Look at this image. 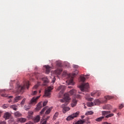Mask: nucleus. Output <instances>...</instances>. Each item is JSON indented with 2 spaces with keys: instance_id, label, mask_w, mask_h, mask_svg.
<instances>
[{
  "instance_id": "f257e3e1",
  "label": "nucleus",
  "mask_w": 124,
  "mask_h": 124,
  "mask_svg": "<svg viewBox=\"0 0 124 124\" xmlns=\"http://www.w3.org/2000/svg\"><path fill=\"white\" fill-rule=\"evenodd\" d=\"M70 100V97H69V94L67 93H65L64 94L63 99L60 100V102L62 103H65V104H63L61 106V108H62V112L63 114H65L66 112H68V111L70 110V108L66 107Z\"/></svg>"
},
{
  "instance_id": "c85d7f7f",
  "label": "nucleus",
  "mask_w": 124,
  "mask_h": 124,
  "mask_svg": "<svg viewBox=\"0 0 124 124\" xmlns=\"http://www.w3.org/2000/svg\"><path fill=\"white\" fill-rule=\"evenodd\" d=\"M85 123L84 120H78L75 124H83Z\"/></svg>"
},
{
  "instance_id": "6e6552de",
  "label": "nucleus",
  "mask_w": 124,
  "mask_h": 124,
  "mask_svg": "<svg viewBox=\"0 0 124 124\" xmlns=\"http://www.w3.org/2000/svg\"><path fill=\"white\" fill-rule=\"evenodd\" d=\"M102 115L103 116H105L106 115H107L106 116V118H111V117H113V116H114V114L113 113H111L110 114V113H111V111H102Z\"/></svg>"
},
{
  "instance_id": "dca6fc26",
  "label": "nucleus",
  "mask_w": 124,
  "mask_h": 124,
  "mask_svg": "<svg viewBox=\"0 0 124 124\" xmlns=\"http://www.w3.org/2000/svg\"><path fill=\"white\" fill-rule=\"evenodd\" d=\"M71 105L72 107H75L77 105V100L76 99H73Z\"/></svg>"
},
{
  "instance_id": "72a5a7b5",
  "label": "nucleus",
  "mask_w": 124,
  "mask_h": 124,
  "mask_svg": "<svg viewBox=\"0 0 124 124\" xmlns=\"http://www.w3.org/2000/svg\"><path fill=\"white\" fill-rule=\"evenodd\" d=\"M47 109V107H46L45 108H44L42 111L40 112V114L42 115V114H43V113H44V112H45V110Z\"/></svg>"
},
{
  "instance_id": "a878e982",
  "label": "nucleus",
  "mask_w": 124,
  "mask_h": 124,
  "mask_svg": "<svg viewBox=\"0 0 124 124\" xmlns=\"http://www.w3.org/2000/svg\"><path fill=\"white\" fill-rule=\"evenodd\" d=\"M17 106L16 105H13L12 106H10V108H12V109H13L15 111H17Z\"/></svg>"
},
{
  "instance_id": "f03ea898",
  "label": "nucleus",
  "mask_w": 124,
  "mask_h": 124,
  "mask_svg": "<svg viewBox=\"0 0 124 124\" xmlns=\"http://www.w3.org/2000/svg\"><path fill=\"white\" fill-rule=\"evenodd\" d=\"M30 87V82L29 81H25L24 82L23 85H17V93H24V90L26 88L29 89Z\"/></svg>"
},
{
  "instance_id": "f704fd0d",
  "label": "nucleus",
  "mask_w": 124,
  "mask_h": 124,
  "mask_svg": "<svg viewBox=\"0 0 124 124\" xmlns=\"http://www.w3.org/2000/svg\"><path fill=\"white\" fill-rule=\"evenodd\" d=\"M25 102H26V98H24L21 102L20 103L21 105H24L25 104Z\"/></svg>"
},
{
  "instance_id": "ea45409f",
  "label": "nucleus",
  "mask_w": 124,
  "mask_h": 124,
  "mask_svg": "<svg viewBox=\"0 0 124 124\" xmlns=\"http://www.w3.org/2000/svg\"><path fill=\"white\" fill-rule=\"evenodd\" d=\"M39 84H37V85H35L33 87V90L35 89H37V88H38V86H39Z\"/></svg>"
},
{
  "instance_id": "bb28decb",
  "label": "nucleus",
  "mask_w": 124,
  "mask_h": 124,
  "mask_svg": "<svg viewBox=\"0 0 124 124\" xmlns=\"http://www.w3.org/2000/svg\"><path fill=\"white\" fill-rule=\"evenodd\" d=\"M104 119V116H102L101 117H99L95 119V121L96 122H102V120Z\"/></svg>"
},
{
  "instance_id": "4d7b16f0",
  "label": "nucleus",
  "mask_w": 124,
  "mask_h": 124,
  "mask_svg": "<svg viewBox=\"0 0 124 124\" xmlns=\"http://www.w3.org/2000/svg\"><path fill=\"white\" fill-rule=\"evenodd\" d=\"M117 111V108H115V109H114V110H113V112H116Z\"/></svg>"
},
{
  "instance_id": "13d9d810",
  "label": "nucleus",
  "mask_w": 124,
  "mask_h": 124,
  "mask_svg": "<svg viewBox=\"0 0 124 124\" xmlns=\"http://www.w3.org/2000/svg\"><path fill=\"white\" fill-rule=\"evenodd\" d=\"M68 88L69 89H71L72 87L71 86H68Z\"/></svg>"
},
{
  "instance_id": "423d86ee",
  "label": "nucleus",
  "mask_w": 124,
  "mask_h": 124,
  "mask_svg": "<svg viewBox=\"0 0 124 124\" xmlns=\"http://www.w3.org/2000/svg\"><path fill=\"white\" fill-rule=\"evenodd\" d=\"M79 112L78 111H77V112L73 113L71 115L69 116L66 118V121H69L73 120L74 118H77L78 116H79Z\"/></svg>"
},
{
  "instance_id": "473e14b6",
  "label": "nucleus",
  "mask_w": 124,
  "mask_h": 124,
  "mask_svg": "<svg viewBox=\"0 0 124 124\" xmlns=\"http://www.w3.org/2000/svg\"><path fill=\"white\" fill-rule=\"evenodd\" d=\"M56 65H57V66H59V67H61V66H62V62L57 61L56 62Z\"/></svg>"
},
{
  "instance_id": "c9c22d12",
  "label": "nucleus",
  "mask_w": 124,
  "mask_h": 124,
  "mask_svg": "<svg viewBox=\"0 0 124 124\" xmlns=\"http://www.w3.org/2000/svg\"><path fill=\"white\" fill-rule=\"evenodd\" d=\"M58 116H59V112H57L55 113L54 116H53V119H56V118H57V117H58Z\"/></svg>"
},
{
  "instance_id": "58836bf2",
  "label": "nucleus",
  "mask_w": 124,
  "mask_h": 124,
  "mask_svg": "<svg viewBox=\"0 0 124 124\" xmlns=\"http://www.w3.org/2000/svg\"><path fill=\"white\" fill-rule=\"evenodd\" d=\"M48 103L47 101H45L43 103V106H46L47 105V104Z\"/></svg>"
},
{
  "instance_id": "37998d69",
  "label": "nucleus",
  "mask_w": 124,
  "mask_h": 124,
  "mask_svg": "<svg viewBox=\"0 0 124 124\" xmlns=\"http://www.w3.org/2000/svg\"><path fill=\"white\" fill-rule=\"evenodd\" d=\"M73 67L74 68H78V67H79V66L78 65H73Z\"/></svg>"
},
{
  "instance_id": "ddd939ff",
  "label": "nucleus",
  "mask_w": 124,
  "mask_h": 124,
  "mask_svg": "<svg viewBox=\"0 0 124 124\" xmlns=\"http://www.w3.org/2000/svg\"><path fill=\"white\" fill-rule=\"evenodd\" d=\"M23 97L21 96H16L14 100V103H16V102H18L19 100H21Z\"/></svg>"
},
{
  "instance_id": "864d4df0",
  "label": "nucleus",
  "mask_w": 124,
  "mask_h": 124,
  "mask_svg": "<svg viewBox=\"0 0 124 124\" xmlns=\"http://www.w3.org/2000/svg\"><path fill=\"white\" fill-rule=\"evenodd\" d=\"M85 118V116H81V119H84Z\"/></svg>"
},
{
  "instance_id": "cd10ccee",
  "label": "nucleus",
  "mask_w": 124,
  "mask_h": 124,
  "mask_svg": "<svg viewBox=\"0 0 124 124\" xmlns=\"http://www.w3.org/2000/svg\"><path fill=\"white\" fill-rule=\"evenodd\" d=\"M87 106H88V107H92V106H94V103L92 102H88L87 103Z\"/></svg>"
},
{
  "instance_id": "f8f14e48",
  "label": "nucleus",
  "mask_w": 124,
  "mask_h": 124,
  "mask_svg": "<svg viewBox=\"0 0 124 124\" xmlns=\"http://www.w3.org/2000/svg\"><path fill=\"white\" fill-rule=\"evenodd\" d=\"M62 72V68H60L54 71V74H57L58 75H60L61 74Z\"/></svg>"
},
{
  "instance_id": "b1692460",
  "label": "nucleus",
  "mask_w": 124,
  "mask_h": 124,
  "mask_svg": "<svg viewBox=\"0 0 124 124\" xmlns=\"http://www.w3.org/2000/svg\"><path fill=\"white\" fill-rule=\"evenodd\" d=\"M15 116L16 117H22V114H21V113H20L19 111H16L15 113Z\"/></svg>"
},
{
  "instance_id": "393cba45",
  "label": "nucleus",
  "mask_w": 124,
  "mask_h": 124,
  "mask_svg": "<svg viewBox=\"0 0 124 124\" xmlns=\"http://www.w3.org/2000/svg\"><path fill=\"white\" fill-rule=\"evenodd\" d=\"M104 109H107L108 110H110V109H112V106L110 105H107L105 106Z\"/></svg>"
},
{
  "instance_id": "0eeeda50",
  "label": "nucleus",
  "mask_w": 124,
  "mask_h": 124,
  "mask_svg": "<svg viewBox=\"0 0 124 124\" xmlns=\"http://www.w3.org/2000/svg\"><path fill=\"white\" fill-rule=\"evenodd\" d=\"M53 90V88L51 87H49L47 90H45V95L43 96L44 97L46 96V97H50V95H51V91Z\"/></svg>"
},
{
  "instance_id": "79ce46f5",
  "label": "nucleus",
  "mask_w": 124,
  "mask_h": 124,
  "mask_svg": "<svg viewBox=\"0 0 124 124\" xmlns=\"http://www.w3.org/2000/svg\"><path fill=\"white\" fill-rule=\"evenodd\" d=\"M0 124H6V122L5 121H0Z\"/></svg>"
},
{
  "instance_id": "de8ad7c7",
  "label": "nucleus",
  "mask_w": 124,
  "mask_h": 124,
  "mask_svg": "<svg viewBox=\"0 0 124 124\" xmlns=\"http://www.w3.org/2000/svg\"><path fill=\"white\" fill-rule=\"evenodd\" d=\"M1 96H4V97H6V96H7V95L4 94H1Z\"/></svg>"
},
{
  "instance_id": "09e8293b",
  "label": "nucleus",
  "mask_w": 124,
  "mask_h": 124,
  "mask_svg": "<svg viewBox=\"0 0 124 124\" xmlns=\"http://www.w3.org/2000/svg\"><path fill=\"white\" fill-rule=\"evenodd\" d=\"M86 124H91V122L90 121H89V120H87V122H86Z\"/></svg>"
},
{
  "instance_id": "6e6d98bb",
  "label": "nucleus",
  "mask_w": 124,
  "mask_h": 124,
  "mask_svg": "<svg viewBox=\"0 0 124 124\" xmlns=\"http://www.w3.org/2000/svg\"><path fill=\"white\" fill-rule=\"evenodd\" d=\"M12 101V100L11 99H10V100H9L8 102L9 103H10V102H11Z\"/></svg>"
},
{
  "instance_id": "603ef678",
  "label": "nucleus",
  "mask_w": 124,
  "mask_h": 124,
  "mask_svg": "<svg viewBox=\"0 0 124 124\" xmlns=\"http://www.w3.org/2000/svg\"><path fill=\"white\" fill-rule=\"evenodd\" d=\"M26 124H33L32 122H29L28 123H26Z\"/></svg>"
},
{
  "instance_id": "e433bc0d",
  "label": "nucleus",
  "mask_w": 124,
  "mask_h": 124,
  "mask_svg": "<svg viewBox=\"0 0 124 124\" xmlns=\"http://www.w3.org/2000/svg\"><path fill=\"white\" fill-rule=\"evenodd\" d=\"M8 106H9L8 104H4L2 107L4 109H6V108H8Z\"/></svg>"
},
{
  "instance_id": "1a4fd4ad",
  "label": "nucleus",
  "mask_w": 124,
  "mask_h": 124,
  "mask_svg": "<svg viewBox=\"0 0 124 124\" xmlns=\"http://www.w3.org/2000/svg\"><path fill=\"white\" fill-rule=\"evenodd\" d=\"M40 97V96L33 97L30 101V104L35 105L37 103V100Z\"/></svg>"
},
{
  "instance_id": "a19ab883",
  "label": "nucleus",
  "mask_w": 124,
  "mask_h": 124,
  "mask_svg": "<svg viewBox=\"0 0 124 124\" xmlns=\"http://www.w3.org/2000/svg\"><path fill=\"white\" fill-rule=\"evenodd\" d=\"M119 109H122V108H124V105L121 104V105H120L119 106Z\"/></svg>"
},
{
  "instance_id": "5fc2aeb1",
  "label": "nucleus",
  "mask_w": 124,
  "mask_h": 124,
  "mask_svg": "<svg viewBox=\"0 0 124 124\" xmlns=\"http://www.w3.org/2000/svg\"><path fill=\"white\" fill-rule=\"evenodd\" d=\"M12 97H13V96H9V98H12Z\"/></svg>"
},
{
  "instance_id": "4c0bfd02",
  "label": "nucleus",
  "mask_w": 124,
  "mask_h": 124,
  "mask_svg": "<svg viewBox=\"0 0 124 124\" xmlns=\"http://www.w3.org/2000/svg\"><path fill=\"white\" fill-rule=\"evenodd\" d=\"M36 93H37V91H34L32 92L31 95H35V94H36Z\"/></svg>"
},
{
  "instance_id": "2f4dec72",
  "label": "nucleus",
  "mask_w": 124,
  "mask_h": 124,
  "mask_svg": "<svg viewBox=\"0 0 124 124\" xmlns=\"http://www.w3.org/2000/svg\"><path fill=\"white\" fill-rule=\"evenodd\" d=\"M24 109L26 111H28V110H30V109H31V107L30 106H25L24 107Z\"/></svg>"
},
{
  "instance_id": "aec40b11",
  "label": "nucleus",
  "mask_w": 124,
  "mask_h": 124,
  "mask_svg": "<svg viewBox=\"0 0 124 124\" xmlns=\"http://www.w3.org/2000/svg\"><path fill=\"white\" fill-rule=\"evenodd\" d=\"M76 92H77L76 90L73 89L69 91V94H71V95H72L73 94H76Z\"/></svg>"
},
{
  "instance_id": "9b49d317",
  "label": "nucleus",
  "mask_w": 124,
  "mask_h": 124,
  "mask_svg": "<svg viewBox=\"0 0 124 124\" xmlns=\"http://www.w3.org/2000/svg\"><path fill=\"white\" fill-rule=\"evenodd\" d=\"M65 90V86L61 85L57 89L58 91H60L61 93H63L64 91Z\"/></svg>"
},
{
  "instance_id": "3c124183",
  "label": "nucleus",
  "mask_w": 124,
  "mask_h": 124,
  "mask_svg": "<svg viewBox=\"0 0 124 124\" xmlns=\"http://www.w3.org/2000/svg\"><path fill=\"white\" fill-rule=\"evenodd\" d=\"M80 97H81V95H79V94L78 95V96H77L78 98H80Z\"/></svg>"
},
{
  "instance_id": "8fccbe9b",
  "label": "nucleus",
  "mask_w": 124,
  "mask_h": 124,
  "mask_svg": "<svg viewBox=\"0 0 124 124\" xmlns=\"http://www.w3.org/2000/svg\"><path fill=\"white\" fill-rule=\"evenodd\" d=\"M47 123V121H44L43 123H42V124H46Z\"/></svg>"
},
{
  "instance_id": "4468645a",
  "label": "nucleus",
  "mask_w": 124,
  "mask_h": 124,
  "mask_svg": "<svg viewBox=\"0 0 124 124\" xmlns=\"http://www.w3.org/2000/svg\"><path fill=\"white\" fill-rule=\"evenodd\" d=\"M101 93L100 92V91L93 92L91 93V96H93L94 95H97V96H99Z\"/></svg>"
},
{
  "instance_id": "e2e57ef3",
  "label": "nucleus",
  "mask_w": 124,
  "mask_h": 124,
  "mask_svg": "<svg viewBox=\"0 0 124 124\" xmlns=\"http://www.w3.org/2000/svg\"><path fill=\"white\" fill-rule=\"evenodd\" d=\"M45 82H46V80H45Z\"/></svg>"
},
{
  "instance_id": "5701e85b",
  "label": "nucleus",
  "mask_w": 124,
  "mask_h": 124,
  "mask_svg": "<svg viewBox=\"0 0 124 124\" xmlns=\"http://www.w3.org/2000/svg\"><path fill=\"white\" fill-rule=\"evenodd\" d=\"M40 121V116L39 115H37L35 117L34 122L35 123H38Z\"/></svg>"
},
{
  "instance_id": "c756f323",
  "label": "nucleus",
  "mask_w": 124,
  "mask_h": 124,
  "mask_svg": "<svg viewBox=\"0 0 124 124\" xmlns=\"http://www.w3.org/2000/svg\"><path fill=\"white\" fill-rule=\"evenodd\" d=\"M93 111H87L85 113V115L86 116H89V115H93Z\"/></svg>"
},
{
  "instance_id": "4be33fe9",
  "label": "nucleus",
  "mask_w": 124,
  "mask_h": 124,
  "mask_svg": "<svg viewBox=\"0 0 124 124\" xmlns=\"http://www.w3.org/2000/svg\"><path fill=\"white\" fill-rule=\"evenodd\" d=\"M33 114V112L30 111L28 112V116L27 117L28 119H31L32 118V115Z\"/></svg>"
},
{
  "instance_id": "c03bdc74",
  "label": "nucleus",
  "mask_w": 124,
  "mask_h": 124,
  "mask_svg": "<svg viewBox=\"0 0 124 124\" xmlns=\"http://www.w3.org/2000/svg\"><path fill=\"white\" fill-rule=\"evenodd\" d=\"M55 81H56V78L55 77L53 78V79L52 80V83H55Z\"/></svg>"
},
{
  "instance_id": "412c9836",
  "label": "nucleus",
  "mask_w": 124,
  "mask_h": 124,
  "mask_svg": "<svg viewBox=\"0 0 124 124\" xmlns=\"http://www.w3.org/2000/svg\"><path fill=\"white\" fill-rule=\"evenodd\" d=\"M17 121L18 122H19V123H25V122L27 121V119H26V118H20L18 119Z\"/></svg>"
},
{
  "instance_id": "052dcab7",
  "label": "nucleus",
  "mask_w": 124,
  "mask_h": 124,
  "mask_svg": "<svg viewBox=\"0 0 124 124\" xmlns=\"http://www.w3.org/2000/svg\"><path fill=\"white\" fill-rule=\"evenodd\" d=\"M41 93V91H39V93Z\"/></svg>"
},
{
  "instance_id": "39448f33",
  "label": "nucleus",
  "mask_w": 124,
  "mask_h": 124,
  "mask_svg": "<svg viewBox=\"0 0 124 124\" xmlns=\"http://www.w3.org/2000/svg\"><path fill=\"white\" fill-rule=\"evenodd\" d=\"M81 92H88L90 85L89 83H83L79 86Z\"/></svg>"
},
{
  "instance_id": "7c9ffc66",
  "label": "nucleus",
  "mask_w": 124,
  "mask_h": 124,
  "mask_svg": "<svg viewBox=\"0 0 124 124\" xmlns=\"http://www.w3.org/2000/svg\"><path fill=\"white\" fill-rule=\"evenodd\" d=\"M52 109H53L52 108H49L47 110H46V114H50V113L51 112V111L52 110Z\"/></svg>"
},
{
  "instance_id": "f3484780",
  "label": "nucleus",
  "mask_w": 124,
  "mask_h": 124,
  "mask_svg": "<svg viewBox=\"0 0 124 124\" xmlns=\"http://www.w3.org/2000/svg\"><path fill=\"white\" fill-rule=\"evenodd\" d=\"M86 76H87V75H81L80 76V80L81 82H85V81H86V78H85V77H86Z\"/></svg>"
},
{
  "instance_id": "6ab92c4d",
  "label": "nucleus",
  "mask_w": 124,
  "mask_h": 124,
  "mask_svg": "<svg viewBox=\"0 0 124 124\" xmlns=\"http://www.w3.org/2000/svg\"><path fill=\"white\" fill-rule=\"evenodd\" d=\"M11 114L9 113V112H6L4 115V118L5 119H6L7 120H8L9 118H10Z\"/></svg>"
},
{
  "instance_id": "680f3d73",
  "label": "nucleus",
  "mask_w": 124,
  "mask_h": 124,
  "mask_svg": "<svg viewBox=\"0 0 124 124\" xmlns=\"http://www.w3.org/2000/svg\"><path fill=\"white\" fill-rule=\"evenodd\" d=\"M84 108H87L86 107V106H84Z\"/></svg>"
},
{
  "instance_id": "20e7f679",
  "label": "nucleus",
  "mask_w": 124,
  "mask_h": 124,
  "mask_svg": "<svg viewBox=\"0 0 124 124\" xmlns=\"http://www.w3.org/2000/svg\"><path fill=\"white\" fill-rule=\"evenodd\" d=\"M79 71L78 70H76L75 72L72 73V75L69 74L68 77L70 78L69 80V85H72L73 86L74 85V82L73 81V78H74L75 76H76L77 74H78Z\"/></svg>"
},
{
  "instance_id": "7ed1b4c3",
  "label": "nucleus",
  "mask_w": 124,
  "mask_h": 124,
  "mask_svg": "<svg viewBox=\"0 0 124 124\" xmlns=\"http://www.w3.org/2000/svg\"><path fill=\"white\" fill-rule=\"evenodd\" d=\"M105 98L106 99L105 101H100L99 100V99L95 100L94 101V105H97L100 103H101V102L102 103H106V102H107V100H110V99H113V98H114V97L112 96L108 95V96H105Z\"/></svg>"
},
{
  "instance_id": "49530a36",
  "label": "nucleus",
  "mask_w": 124,
  "mask_h": 124,
  "mask_svg": "<svg viewBox=\"0 0 124 124\" xmlns=\"http://www.w3.org/2000/svg\"><path fill=\"white\" fill-rule=\"evenodd\" d=\"M66 74H67L66 71H64L63 73V75H66Z\"/></svg>"
},
{
  "instance_id": "2eb2a0df",
  "label": "nucleus",
  "mask_w": 124,
  "mask_h": 124,
  "mask_svg": "<svg viewBox=\"0 0 124 124\" xmlns=\"http://www.w3.org/2000/svg\"><path fill=\"white\" fill-rule=\"evenodd\" d=\"M42 108V102H40L38 104L37 107L35 109L36 110H37V111H39V110Z\"/></svg>"
},
{
  "instance_id": "a18cd8bd",
  "label": "nucleus",
  "mask_w": 124,
  "mask_h": 124,
  "mask_svg": "<svg viewBox=\"0 0 124 124\" xmlns=\"http://www.w3.org/2000/svg\"><path fill=\"white\" fill-rule=\"evenodd\" d=\"M49 119H50V116H47L46 118V121L47 122V120H49Z\"/></svg>"
},
{
  "instance_id": "a211bd4d",
  "label": "nucleus",
  "mask_w": 124,
  "mask_h": 124,
  "mask_svg": "<svg viewBox=\"0 0 124 124\" xmlns=\"http://www.w3.org/2000/svg\"><path fill=\"white\" fill-rule=\"evenodd\" d=\"M45 67H46V74H49L50 73V71L51 70V67L49 66H45Z\"/></svg>"
},
{
  "instance_id": "9d476101",
  "label": "nucleus",
  "mask_w": 124,
  "mask_h": 124,
  "mask_svg": "<svg viewBox=\"0 0 124 124\" xmlns=\"http://www.w3.org/2000/svg\"><path fill=\"white\" fill-rule=\"evenodd\" d=\"M35 76L36 78H37V79H40L41 80H43V81H44V78L43 77V76L42 74L35 73Z\"/></svg>"
},
{
  "instance_id": "bf43d9fd",
  "label": "nucleus",
  "mask_w": 124,
  "mask_h": 124,
  "mask_svg": "<svg viewBox=\"0 0 124 124\" xmlns=\"http://www.w3.org/2000/svg\"><path fill=\"white\" fill-rule=\"evenodd\" d=\"M90 101H92L93 100V98H90Z\"/></svg>"
}]
</instances>
